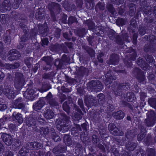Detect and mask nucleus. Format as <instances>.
I'll use <instances>...</instances> for the list:
<instances>
[{
    "label": "nucleus",
    "instance_id": "1",
    "mask_svg": "<svg viewBox=\"0 0 156 156\" xmlns=\"http://www.w3.org/2000/svg\"><path fill=\"white\" fill-rule=\"evenodd\" d=\"M151 115L146 119V123L148 126H151L154 125L156 120L155 114L153 111H151L149 113Z\"/></svg>",
    "mask_w": 156,
    "mask_h": 156
},
{
    "label": "nucleus",
    "instance_id": "2",
    "mask_svg": "<svg viewBox=\"0 0 156 156\" xmlns=\"http://www.w3.org/2000/svg\"><path fill=\"white\" fill-rule=\"evenodd\" d=\"M8 58L9 60L12 61L16 59L20 56L19 52L15 50H11L8 55Z\"/></svg>",
    "mask_w": 156,
    "mask_h": 156
},
{
    "label": "nucleus",
    "instance_id": "3",
    "mask_svg": "<svg viewBox=\"0 0 156 156\" xmlns=\"http://www.w3.org/2000/svg\"><path fill=\"white\" fill-rule=\"evenodd\" d=\"M2 137L4 142L7 145H11L13 141V138L11 136L7 134H3Z\"/></svg>",
    "mask_w": 156,
    "mask_h": 156
},
{
    "label": "nucleus",
    "instance_id": "4",
    "mask_svg": "<svg viewBox=\"0 0 156 156\" xmlns=\"http://www.w3.org/2000/svg\"><path fill=\"white\" fill-rule=\"evenodd\" d=\"M4 93L9 98H13L14 97V92L12 88L6 89L4 91Z\"/></svg>",
    "mask_w": 156,
    "mask_h": 156
},
{
    "label": "nucleus",
    "instance_id": "5",
    "mask_svg": "<svg viewBox=\"0 0 156 156\" xmlns=\"http://www.w3.org/2000/svg\"><path fill=\"white\" fill-rule=\"evenodd\" d=\"M109 129L112 131V133L115 135H118V129L116 128L115 126L113 124H110L108 126Z\"/></svg>",
    "mask_w": 156,
    "mask_h": 156
},
{
    "label": "nucleus",
    "instance_id": "6",
    "mask_svg": "<svg viewBox=\"0 0 156 156\" xmlns=\"http://www.w3.org/2000/svg\"><path fill=\"white\" fill-rule=\"evenodd\" d=\"M54 112L51 110H48L47 112L44 113V117L47 119H52L54 116Z\"/></svg>",
    "mask_w": 156,
    "mask_h": 156
},
{
    "label": "nucleus",
    "instance_id": "7",
    "mask_svg": "<svg viewBox=\"0 0 156 156\" xmlns=\"http://www.w3.org/2000/svg\"><path fill=\"white\" fill-rule=\"evenodd\" d=\"M13 116L18 121L19 123H22L23 121L21 115L19 113L16 114V112L13 113Z\"/></svg>",
    "mask_w": 156,
    "mask_h": 156
},
{
    "label": "nucleus",
    "instance_id": "8",
    "mask_svg": "<svg viewBox=\"0 0 156 156\" xmlns=\"http://www.w3.org/2000/svg\"><path fill=\"white\" fill-rule=\"evenodd\" d=\"M105 77L106 78L105 81V83L106 86H107L108 85V84H110L112 82L113 77L112 76H111L110 74L109 73L106 74Z\"/></svg>",
    "mask_w": 156,
    "mask_h": 156
},
{
    "label": "nucleus",
    "instance_id": "9",
    "mask_svg": "<svg viewBox=\"0 0 156 156\" xmlns=\"http://www.w3.org/2000/svg\"><path fill=\"white\" fill-rule=\"evenodd\" d=\"M141 132L142 133L139 134L137 136L138 140L139 141L142 140L145 136L144 133L146 132V130L144 127L142 128Z\"/></svg>",
    "mask_w": 156,
    "mask_h": 156
},
{
    "label": "nucleus",
    "instance_id": "10",
    "mask_svg": "<svg viewBox=\"0 0 156 156\" xmlns=\"http://www.w3.org/2000/svg\"><path fill=\"white\" fill-rule=\"evenodd\" d=\"M24 80H23L17 81L16 80L15 82V86L16 88L20 89L22 86Z\"/></svg>",
    "mask_w": 156,
    "mask_h": 156
},
{
    "label": "nucleus",
    "instance_id": "11",
    "mask_svg": "<svg viewBox=\"0 0 156 156\" xmlns=\"http://www.w3.org/2000/svg\"><path fill=\"white\" fill-rule=\"evenodd\" d=\"M30 145L33 146V148L34 149L40 148L42 147L41 144L36 142H32Z\"/></svg>",
    "mask_w": 156,
    "mask_h": 156
},
{
    "label": "nucleus",
    "instance_id": "12",
    "mask_svg": "<svg viewBox=\"0 0 156 156\" xmlns=\"http://www.w3.org/2000/svg\"><path fill=\"white\" fill-rule=\"evenodd\" d=\"M64 140L65 143L67 145H70L71 144L70 139L68 135H65L64 137Z\"/></svg>",
    "mask_w": 156,
    "mask_h": 156
},
{
    "label": "nucleus",
    "instance_id": "13",
    "mask_svg": "<svg viewBox=\"0 0 156 156\" xmlns=\"http://www.w3.org/2000/svg\"><path fill=\"white\" fill-rule=\"evenodd\" d=\"M126 99L129 102H132L134 100V95L133 94L129 93L127 94Z\"/></svg>",
    "mask_w": 156,
    "mask_h": 156
},
{
    "label": "nucleus",
    "instance_id": "14",
    "mask_svg": "<svg viewBox=\"0 0 156 156\" xmlns=\"http://www.w3.org/2000/svg\"><path fill=\"white\" fill-rule=\"evenodd\" d=\"M149 104L153 108H156V100L154 99H150L148 101Z\"/></svg>",
    "mask_w": 156,
    "mask_h": 156
},
{
    "label": "nucleus",
    "instance_id": "15",
    "mask_svg": "<svg viewBox=\"0 0 156 156\" xmlns=\"http://www.w3.org/2000/svg\"><path fill=\"white\" fill-rule=\"evenodd\" d=\"M116 118L119 119H122L124 117V114L122 112L119 111L116 113Z\"/></svg>",
    "mask_w": 156,
    "mask_h": 156
},
{
    "label": "nucleus",
    "instance_id": "16",
    "mask_svg": "<svg viewBox=\"0 0 156 156\" xmlns=\"http://www.w3.org/2000/svg\"><path fill=\"white\" fill-rule=\"evenodd\" d=\"M19 66V64L16 63L14 65L10 64H7L6 65V67L7 69H13L18 68Z\"/></svg>",
    "mask_w": 156,
    "mask_h": 156
},
{
    "label": "nucleus",
    "instance_id": "17",
    "mask_svg": "<svg viewBox=\"0 0 156 156\" xmlns=\"http://www.w3.org/2000/svg\"><path fill=\"white\" fill-rule=\"evenodd\" d=\"M98 97L99 98L98 101L99 103L101 104L102 101L104 99V96L102 94H100L98 95Z\"/></svg>",
    "mask_w": 156,
    "mask_h": 156
},
{
    "label": "nucleus",
    "instance_id": "18",
    "mask_svg": "<svg viewBox=\"0 0 156 156\" xmlns=\"http://www.w3.org/2000/svg\"><path fill=\"white\" fill-rule=\"evenodd\" d=\"M149 152L148 156H155V151L154 149H150L149 150Z\"/></svg>",
    "mask_w": 156,
    "mask_h": 156
},
{
    "label": "nucleus",
    "instance_id": "19",
    "mask_svg": "<svg viewBox=\"0 0 156 156\" xmlns=\"http://www.w3.org/2000/svg\"><path fill=\"white\" fill-rule=\"evenodd\" d=\"M28 36V35L27 34H25L24 35L21 37V41H22L20 42V43L21 44H23V43H22L23 42H25V41L27 40L28 37H27V36Z\"/></svg>",
    "mask_w": 156,
    "mask_h": 156
},
{
    "label": "nucleus",
    "instance_id": "20",
    "mask_svg": "<svg viewBox=\"0 0 156 156\" xmlns=\"http://www.w3.org/2000/svg\"><path fill=\"white\" fill-rule=\"evenodd\" d=\"M135 145H134V144H132L131 145V146H129L128 145H127L126 146V147L128 148V149H129V150L133 151L135 149Z\"/></svg>",
    "mask_w": 156,
    "mask_h": 156
},
{
    "label": "nucleus",
    "instance_id": "21",
    "mask_svg": "<svg viewBox=\"0 0 156 156\" xmlns=\"http://www.w3.org/2000/svg\"><path fill=\"white\" fill-rule=\"evenodd\" d=\"M126 136L128 138H130L131 137L132 138L135 136V134H132L130 132H127L126 133Z\"/></svg>",
    "mask_w": 156,
    "mask_h": 156
},
{
    "label": "nucleus",
    "instance_id": "22",
    "mask_svg": "<svg viewBox=\"0 0 156 156\" xmlns=\"http://www.w3.org/2000/svg\"><path fill=\"white\" fill-rule=\"evenodd\" d=\"M97 7H98L101 10H103L104 9V6L103 4L102 3H98L96 6Z\"/></svg>",
    "mask_w": 156,
    "mask_h": 156
},
{
    "label": "nucleus",
    "instance_id": "23",
    "mask_svg": "<svg viewBox=\"0 0 156 156\" xmlns=\"http://www.w3.org/2000/svg\"><path fill=\"white\" fill-rule=\"evenodd\" d=\"M48 43V40L47 38H45L42 40V44L43 45H47Z\"/></svg>",
    "mask_w": 156,
    "mask_h": 156
},
{
    "label": "nucleus",
    "instance_id": "24",
    "mask_svg": "<svg viewBox=\"0 0 156 156\" xmlns=\"http://www.w3.org/2000/svg\"><path fill=\"white\" fill-rule=\"evenodd\" d=\"M41 130L43 131V133L44 134H47L49 132V129L48 128H42Z\"/></svg>",
    "mask_w": 156,
    "mask_h": 156
},
{
    "label": "nucleus",
    "instance_id": "25",
    "mask_svg": "<svg viewBox=\"0 0 156 156\" xmlns=\"http://www.w3.org/2000/svg\"><path fill=\"white\" fill-rule=\"evenodd\" d=\"M63 108L64 110L66 112L68 111L69 108L66 105V104L64 103L63 105Z\"/></svg>",
    "mask_w": 156,
    "mask_h": 156
},
{
    "label": "nucleus",
    "instance_id": "26",
    "mask_svg": "<svg viewBox=\"0 0 156 156\" xmlns=\"http://www.w3.org/2000/svg\"><path fill=\"white\" fill-rule=\"evenodd\" d=\"M6 108V106L5 105L1 104L0 105V110L3 111Z\"/></svg>",
    "mask_w": 156,
    "mask_h": 156
},
{
    "label": "nucleus",
    "instance_id": "27",
    "mask_svg": "<svg viewBox=\"0 0 156 156\" xmlns=\"http://www.w3.org/2000/svg\"><path fill=\"white\" fill-rule=\"evenodd\" d=\"M139 32L142 35H144L145 33V32L144 29H139Z\"/></svg>",
    "mask_w": 156,
    "mask_h": 156
},
{
    "label": "nucleus",
    "instance_id": "28",
    "mask_svg": "<svg viewBox=\"0 0 156 156\" xmlns=\"http://www.w3.org/2000/svg\"><path fill=\"white\" fill-rule=\"evenodd\" d=\"M5 120V118H3L0 119V125H2V124H4Z\"/></svg>",
    "mask_w": 156,
    "mask_h": 156
},
{
    "label": "nucleus",
    "instance_id": "29",
    "mask_svg": "<svg viewBox=\"0 0 156 156\" xmlns=\"http://www.w3.org/2000/svg\"><path fill=\"white\" fill-rule=\"evenodd\" d=\"M38 106L37 104H35V105H34L33 106V108L35 109V110L37 111L38 109H39L40 108L38 107H37Z\"/></svg>",
    "mask_w": 156,
    "mask_h": 156
},
{
    "label": "nucleus",
    "instance_id": "30",
    "mask_svg": "<svg viewBox=\"0 0 156 156\" xmlns=\"http://www.w3.org/2000/svg\"><path fill=\"white\" fill-rule=\"evenodd\" d=\"M53 138L54 140L55 141H59L60 140L59 137L58 136H56L55 137H53Z\"/></svg>",
    "mask_w": 156,
    "mask_h": 156
},
{
    "label": "nucleus",
    "instance_id": "31",
    "mask_svg": "<svg viewBox=\"0 0 156 156\" xmlns=\"http://www.w3.org/2000/svg\"><path fill=\"white\" fill-rule=\"evenodd\" d=\"M102 55H103L101 53V55H99V56H98V61L101 62H103V59L100 57H99L101 56Z\"/></svg>",
    "mask_w": 156,
    "mask_h": 156
},
{
    "label": "nucleus",
    "instance_id": "32",
    "mask_svg": "<svg viewBox=\"0 0 156 156\" xmlns=\"http://www.w3.org/2000/svg\"><path fill=\"white\" fill-rule=\"evenodd\" d=\"M96 83H97V84L98 85V87H100V89H101V88H102V84L101 83L98 81H96Z\"/></svg>",
    "mask_w": 156,
    "mask_h": 156
},
{
    "label": "nucleus",
    "instance_id": "33",
    "mask_svg": "<svg viewBox=\"0 0 156 156\" xmlns=\"http://www.w3.org/2000/svg\"><path fill=\"white\" fill-rule=\"evenodd\" d=\"M107 8H108V9L110 11H111L112 10H113V9L112 6L111 5H110L109 6H108V5L107 6Z\"/></svg>",
    "mask_w": 156,
    "mask_h": 156
},
{
    "label": "nucleus",
    "instance_id": "34",
    "mask_svg": "<svg viewBox=\"0 0 156 156\" xmlns=\"http://www.w3.org/2000/svg\"><path fill=\"white\" fill-rule=\"evenodd\" d=\"M90 50L91 51V54H90V52L89 51V53L90 54V55L91 56L93 57L94 55V52L93 50L90 49Z\"/></svg>",
    "mask_w": 156,
    "mask_h": 156
},
{
    "label": "nucleus",
    "instance_id": "35",
    "mask_svg": "<svg viewBox=\"0 0 156 156\" xmlns=\"http://www.w3.org/2000/svg\"><path fill=\"white\" fill-rule=\"evenodd\" d=\"M4 150V147L2 145L0 144V153L1 152L3 151Z\"/></svg>",
    "mask_w": 156,
    "mask_h": 156
},
{
    "label": "nucleus",
    "instance_id": "36",
    "mask_svg": "<svg viewBox=\"0 0 156 156\" xmlns=\"http://www.w3.org/2000/svg\"><path fill=\"white\" fill-rule=\"evenodd\" d=\"M63 36H64V37L66 39H69V37L68 36V35L67 34H66V33H64L63 34Z\"/></svg>",
    "mask_w": 156,
    "mask_h": 156
},
{
    "label": "nucleus",
    "instance_id": "37",
    "mask_svg": "<svg viewBox=\"0 0 156 156\" xmlns=\"http://www.w3.org/2000/svg\"><path fill=\"white\" fill-rule=\"evenodd\" d=\"M78 103L80 105V106L82 107L83 105V102L81 100H79L78 101Z\"/></svg>",
    "mask_w": 156,
    "mask_h": 156
},
{
    "label": "nucleus",
    "instance_id": "38",
    "mask_svg": "<svg viewBox=\"0 0 156 156\" xmlns=\"http://www.w3.org/2000/svg\"><path fill=\"white\" fill-rule=\"evenodd\" d=\"M52 97V94L50 93L49 92L48 94L47 97V98H50Z\"/></svg>",
    "mask_w": 156,
    "mask_h": 156
},
{
    "label": "nucleus",
    "instance_id": "39",
    "mask_svg": "<svg viewBox=\"0 0 156 156\" xmlns=\"http://www.w3.org/2000/svg\"><path fill=\"white\" fill-rule=\"evenodd\" d=\"M86 124L84 123L82 125V127L84 129H85L86 128Z\"/></svg>",
    "mask_w": 156,
    "mask_h": 156
},
{
    "label": "nucleus",
    "instance_id": "40",
    "mask_svg": "<svg viewBox=\"0 0 156 156\" xmlns=\"http://www.w3.org/2000/svg\"><path fill=\"white\" fill-rule=\"evenodd\" d=\"M33 92V90H30L29 91V94H30V93H32L31 94L32 95H33V94H34V93Z\"/></svg>",
    "mask_w": 156,
    "mask_h": 156
},
{
    "label": "nucleus",
    "instance_id": "41",
    "mask_svg": "<svg viewBox=\"0 0 156 156\" xmlns=\"http://www.w3.org/2000/svg\"><path fill=\"white\" fill-rule=\"evenodd\" d=\"M25 63L26 64H27V65L28 66V67H29V66H30V63H29L28 62H27V61H25Z\"/></svg>",
    "mask_w": 156,
    "mask_h": 156
},
{
    "label": "nucleus",
    "instance_id": "42",
    "mask_svg": "<svg viewBox=\"0 0 156 156\" xmlns=\"http://www.w3.org/2000/svg\"><path fill=\"white\" fill-rule=\"evenodd\" d=\"M3 47V45L2 43L0 42V50H1Z\"/></svg>",
    "mask_w": 156,
    "mask_h": 156
},
{
    "label": "nucleus",
    "instance_id": "43",
    "mask_svg": "<svg viewBox=\"0 0 156 156\" xmlns=\"http://www.w3.org/2000/svg\"><path fill=\"white\" fill-rule=\"evenodd\" d=\"M0 76H2V78H3L4 77V76L3 73H1V74H0Z\"/></svg>",
    "mask_w": 156,
    "mask_h": 156
},
{
    "label": "nucleus",
    "instance_id": "44",
    "mask_svg": "<svg viewBox=\"0 0 156 156\" xmlns=\"http://www.w3.org/2000/svg\"><path fill=\"white\" fill-rule=\"evenodd\" d=\"M13 103H14V104H15V103H16V106H14V108H16V105H17V103H16V101H14V102H13Z\"/></svg>",
    "mask_w": 156,
    "mask_h": 156
},
{
    "label": "nucleus",
    "instance_id": "45",
    "mask_svg": "<svg viewBox=\"0 0 156 156\" xmlns=\"http://www.w3.org/2000/svg\"><path fill=\"white\" fill-rule=\"evenodd\" d=\"M2 90L1 88L0 87V95L2 94Z\"/></svg>",
    "mask_w": 156,
    "mask_h": 156
},
{
    "label": "nucleus",
    "instance_id": "46",
    "mask_svg": "<svg viewBox=\"0 0 156 156\" xmlns=\"http://www.w3.org/2000/svg\"><path fill=\"white\" fill-rule=\"evenodd\" d=\"M127 119L129 120H130V117H129V116H128L127 117Z\"/></svg>",
    "mask_w": 156,
    "mask_h": 156
},
{
    "label": "nucleus",
    "instance_id": "47",
    "mask_svg": "<svg viewBox=\"0 0 156 156\" xmlns=\"http://www.w3.org/2000/svg\"><path fill=\"white\" fill-rule=\"evenodd\" d=\"M56 135V133H53V134H52L53 136H55Z\"/></svg>",
    "mask_w": 156,
    "mask_h": 156
},
{
    "label": "nucleus",
    "instance_id": "48",
    "mask_svg": "<svg viewBox=\"0 0 156 156\" xmlns=\"http://www.w3.org/2000/svg\"><path fill=\"white\" fill-rule=\"evenodd\" d=\"M22 25V24H20V26H21V27H22V29H23V30H24V27H22V25Z\"/></svg>",
    "mask_w": 156,
    "mask_h": 156
},
{
    "label": "nucleus",
    "instance_id": "49",
    "mask_svg": "<svg viewBox=\"0 0 156 156\" xmlns=\"http://www.w3.org/2000/svg\"><path fill=\"white\" fill-rule=\"evenodd\" d=\"M1 16H2V17H3L5 16H4V14H2V15H1Z\"/></svg>",
    "mask_w": 156,
    "mask_h": 156
},
{
    "label": "nucleus",
    "instance_id": "50",
    "mask_svg": "<svg viewBox=\"0 0 156 156\" xmlns=\"http://www.w3.org/2000/svg\"><path fill=\"white\" fill-rule=\"evenodd\" d=\"M143 69L144 70H146V69H144V68H143Z\"/></svg>",
    "mask_w": 156,
    "mask_h": 156
},
{
    "label": "nucleus",
    "instance_id": "51",
    "mask_svg": "<svg viewBox=\"0 0 156 156\" xmlns=\"http://www.w3.org/2000/svg\"><path fill=\"white\" fill-rule=\"evenodd\" d=\"M57 1H58V2H59L61 0H57Z\"/></svg>",
    "mask_w": 156,
    "mask_h": 156
},
{
    "label": "nucleus",
    "instance_id": "52",
    "mask_svg": "<svg viewBox=\"0 0 156 156\" xmlns=\"http://www.w3.org/2000/svg\"><path fill=\"white\" fill-rule=\"evenodd\" d=\"M94 136H95V137H96V136H93V138H94Z\"/></svg>",
    "mask_w": 156,
    "mask_h": 156
},
{
    "label": "nucleus",
    "instance_id": "53",
    "mask_svg": "<svg viewBox=\"0 0 156 156\" xmlns=\"http://www.w3.org/2000/svg\"><path fill=\"white\" fill-rule=\"evenodd\" d=\"M134 39L135 40H136V37H135V39Z\"/></svg>",
    "mask_w": 156,
    "mask_h": 156
},
{
    "label": "nucleus",
    "instance_id": "54",
    "mask_svg": "<svg viewBox=\"0 0 156 156\" xmlns=\"http://www.w3.org/2000/svg\"><path fill=\"white\" fill-rule=\"evenodd\" d=\"M113 79H114V80H115V78H113Z\"/></svg>",
    "mask_w": 156,
    "mask_h": 156
},
{
    "label": "nucleus",
    "instance_id": "55",
    "mask_svg": "<svg viewBox=\"0 0 156 156\" xmlns=\"http://www.w3.org/2000/svg\"><path fill=\"white\" fill-rule=\"evenodd\" d=\"M117 156H119V154H117Z\"/></svg>",
    "mask_w": 156,
    "mask_h": 156
},
{
    "label": "nucleus",
    "instance_id": "56",
    "mask_svg": "<svg viewBox=\"0 0 156 156\" xmlns=\"http://www.w3.org/2000/svg\"><path fill=\"white\" fill-rule=\"evenodd\" d=\"M26 27V26H24V28H26V27Z\"/></svg>",
    "mask_w": 156,
    "mask_h": 156
},
{
    "label": "nucleus",
    "instance_id": "57",
    "mask_svg": "<svg viewBox=\"0 0 156 156\" xmlns=\"http://www.w3.org/2000/svg\"><path fill=\"white\" fill-rule=\"evenodd\" d=\"M135 60V59L134 58V59L133 60Z\"/></svg>",
    "mask_w": 156,
    "mask_h": 156
}]
</instances>
